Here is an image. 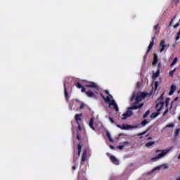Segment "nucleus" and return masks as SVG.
<instances>
[{
    "label": "nucleus",
    "instance_id": "1",
    "mask_svg": "<svg viewBox=\"0 0 180 180\" xmlns=\"http://www.w3.org/2000/svg\"><path fill=\"white\" fill-rule=\"evenodd\" d=\"M147 96V94L144 92H139L136 93L134 92L131 98L130 99L131 102H133V101H135V102L131 105V107L128 108V110L122 114V120H126L127 117H130V116H133V111L131 110H136L137 109H141L142 106H144V103H140L141 101H143V98H146Z\"/></svg>",
    "mask_w": 180,
    "mask_h": 180
},
{
    "label": "nucleus",
    "instance_id": "2",
    "mask_svg": "<svg viewBox=\"0 0 180 180\" xmlns=\"http://www.w3.org/2000/svg\"><path fill=\"white\" fill-rule=\"evenodd\" d=\"M164 105H165V102H164V93H162L160 98L156 101L155 108L157 109V112L150 115V119H155V117L160 115L161 110L164 108Z\"/></svg>",
    "mask_w": 180,
    "mask_h": 180
},
{
    "label": "nucleus",
    "instance_id": "3",
    "mask_svg": "<svg viewBox=\"0 0 180 180\" xmlns=\"http://www.w3.org/2000/svg\"><path fill=\"white\" fill-rule=\"evenodd\" d=\"M160 24H157L156 25L154 26L153 28V37H151V41L150 42V44L148 47V50L146 51V54H148L150 51H151V49H153V46H154V40L158 37V26Z\"/></svg>",
    "mask_w": 180,
    "mask_h": 180
},
{
    "label": "nucleus",
    "instance_id": "4",
    "mask_svg": "<svg viewBox=\"0 0 180 180\" xmlns=\"http://www.w3.org/2000/svg\"><path fill=\"white\" fill-rule=\"evenodd\" d=\"M101 98L103 99H104L105 102H107L108 103H109L110 106H113V108L115 109V110L116 112H119V106H117V104L116 103V101H115V100H110V97L108 96L105 97V96H103V94H100Z\"/></svg>",
    "mask_w": 180,
    "mask_h": 180
},
{
    "label": "nucleus",
    "instance_id": "5",
    "mask_svg": "<svg viewBox=\"0 0 180 180\" xmlns=\"http://www.w3.org/2000/svg\"><path fill=\"white\" fill-rule=\"evenodd\" d=\"M158 153H160L158 154ZM169 153V149L165 150H156L155 153L158 154L155 158H151V161H154L155 160H159V158H162L165 155H167Z\"/></svg>",
    "mask_w": 180,
    "mask_h": 180
},
{
    "label": "nucleus",
    "instance_id": "6",
    "mask_svg": "<svg viewBox=\"0 0 180 180\" xmlns=\"http://www.w3.org/2000/svg\"><path fill=\"white\" fill-rule=\"evenodd\" d=\"M85 86L86 88H93L94 90L95 94H98L100 87L96 84V83L94 82H88L86 83Z\"/></svg>",
    "mask_w": 180,
    "mask_h": 180
},
{
    "label": "nucleus",
    "instance_id": "7",
    "mask_svg": "<svg viewBox=\"0 0 180 180\" xmlns=\"http://www.w3.org/2000/svg\"><path fill=\"white\" fill-rule=\"evenodd\" d=\"M159 47L160 48V53H162L164 50H168V49H169V44H166L165 40H162L160 43Z\"/></svg>",
    "mask_w": 180,
    "mask_h": 180
},
{
    "label": "nucleus",
    "instance_id": "8",
    "mask_svg": "<svg viewBox=\"0 0 180 180\" xmlns=\"http://www.w3.org/2000/svg\"><path fill=\"white\" fill-rule=\"evenodd\" d=\"M82 150V143H79L77 145V152H75V150H74V153H73L74 158H75V155H77V157H79V155H81Z\"/></svg>",
    "mask_w": 180,
    "mask_h": 180
},
{
    "label": "nucleus",
    "instance_id": "9",
    "mask_svg": "<svg viewBox=\"0 0 180 180\" xmlns=\"http://www.w3.org/2000/svg\"><path fill=\"white\" fill-rule=\"evenodd\" d=\"M116 126L119 129H121V130H130V129H131V125H127L126 124H123L122 125L117 124Z\"/></svg>",
    "mask_w": 180,
    "mask_h": 180
},
{
    "label": "nucleus",
    "instance_id": "10",
    "mask_svg": "<svg viewBox=\"0 0 180 180\" xmlns=\"http://www.w3.org/2000/svg\"><path fill=\"white\" fill-rule=\"evenodd\" d=\"M68 89H70V86H67V84L64 83V94L66 101L70 99V96H68Z\"/></svg>",
    "mask_w": 180,
    "mask_h": 180
},
{
    "label": "nucleus",
    "instance_id": "11",
    "mask_svg": "<svg viewBox=\"0 0 180 180\" xmlns=\"http://www.w3.org/2000/svg\"><path fill=\"white\" fill-rule=\"evenodd\" d=\"M86 161V149H84L83 150V153L82 155V161H81V165H84L85 164L84 162Z\"/></svg>",
    "mask_w": 180,
    "mask_h": 180
},
{
    "label": "nucleus",
    "instance_id": "12",
    "mask_svg": "<svg viewBox=\"0 0 180 180\" xmlns=\"http://www.w3.org/2000/svg\"><path fill=\"white\" fill-rule=\"evenodd\" d=\"M179 98L176 97L174 101H173L172 103H171V106H170V108H169V111H170V113L171 115H175V110H176V107H175L174 109L172 108V105H174V102H175V101H178Z\"/></svg>",
    "mask_w": 180,
    "mask_h": 180
},
{
    "label": "nucleus",
    "instance_id": "13",
    "mask_svg": "<svg viewBox=\"0 0 180 180\" xmlns=\"http://www.w3.org/2000/svg\"><path fill=\"white\" fill-rule=\"evenodd\" d=\"M110 160L115 165H119V160L115 157V155H110Z\"/></svg>",
    "mask_w": 180,
    "mask_h": 180
},
{
    "label": "nucleus",
    "instance_id": "14",
    "mask_svg": "<svg viewBox=\"0 0 180 180\" xmlns=\"http://www.w3.org/2000/svg\"><path fill=\"white\" fill-rule=\"evenodd\" d=\"M162 167H164L165 169H168V165L167 164H165V165H162L161 166H158L156 167H155L153 169V172H154L155 171H160V169H161V168H162Z\"/></svg>",
    "mask_w": 180,
    "mask_h": 180
},
{
    "label": "nucleus",
    "instance_id": "15",
    "mask_svg": "<svg viewBox=\"0 0 180 180\" xmlns=\"http://www.w3.org/2000/svg\"><path fill=\"white\" fill-rule=\"evenodd\" d=\"M86 96H88V98H96V95H95V93H93L91 91H86V89L85 90V91H84Z\"/></svg>",
    "mask_w": 180,
    "mask_h": 180
},
{
    "label": "nucleus",
    "instance_id": "16",
    "mask_svg": "<svg viewBox=\"0 0 180 180\" xmlns=\"http://www.w3.org/2000/svg\"><path fill=\"white\" fill-rule=\"evenodd\" d=\"M75 85L79 89H82V92H85L86 89H85V87L83 86L82 84H81V83H76V84H75Z\"/></svg>",
    "mask_w": 180,
    "mask_h": 180
},
{
    "label": "nucleus",
    "instance_id": "17",
    "mask_svg": "<svg viewBox=\"0 0 180 180\" xmlns=\"http://www.w3.org/2000/svg\"><path fill=\"white\" fill-rule=\"evenodd\" d=\"M176 91V86L174 84H172L170 88V91L169 92V95H174V92Z\"/></svg>",
    "mask_w": 180,
    "mask_h": 180
},
{
    "label": "nucleus",
    "instance_id": "18",
    "mask_svg": "<svg viewBox=\"0 0 180 180\" xmlns=\"http://www.w3.org/2000/svg\"><path fill=\"white\" fill-rule=\"evenodd\" d=\"M81 117H82V113L75 115V120L77 123H79V122H81V120H82Z\"/></svg>",
    "mask_w": 180,
    "mask_h": 180
},
{
    "label": "nucleus",
    "instance_id": "19",
    "mask_svg": "<svg viewBox=\"0 0 180 180\" xmlns=\"http://www.w3.org/2000/svg\"><path fill=\"white\" fill-rule=\"evenodd\" d=\"M158 77H160V68H158L157 72L153 73L152 75V78L153 79H155V78H158Z\"/></svg>",
    "mask_w": 180,
    "mask_h": 180
},
{
    "label": "nucleus",
    "instance_id": "20",
    "mask_svg": "<svg viewBox=\"0 0 180 180\" xmlns=\"http://www.w3.org/2000/svg\"><path fill=\"white\" fill-rule=\"evenodd\" d=\"M94 117H91L90 119V122L89 124V127H91V129H92V130H95V127H94Z\"/></svg>",
    "mask_w": 180,
    "mask_h": 180
},
{
    "label": "nucleus",
    "instance_id": "21",
    "mask_svg": "<svg viewBox=\"0 0 180 180\" xmlns=\"http://www.w3.org/2000/svg\"><path fill=\"white\" fill-rule=\"evenodd\" d=\"M150 129H151V127H149L145 131L138 134V136H144V134H146V133H147Z\"/></svg>",
    "mask_w": 180,
    "mask_h": 180
},
{
    "label": "nucleus",
    "instance_id": "22",
    "mask_svg": "<svg viewBox=\"0 0 180 180\" xmlns=\"http://www.w3.org/2000/svg\"><path fill=\"white\" fill-rule=\"evenodd\" d=\"M153 144H155V141H149L146 143V147H151V146H153Z\"/></svg>",
    "mask_w": 180,
    "mask_h": 180
},
{
    "label": "nucleus",
    "instance_id": "23",
    "mask_svg": "<svg viewBox=\"0 0 180 180\" xmlns=\"http://www.w3.org/2000/svg\"><path fill=\"white\" fill-rule=\"evenodd\" d=\"M172 128V127H175V124L174 123H170V124H167L165 127V129H168V128Z\"/></svg>",
    "mask_w": 180,
    "mask_h": 180
},
{
    "label": "nucleus",
    "instance_id": "24",
    "mask_svg": "<svg viewBox=\"0 0 180 180\" xmlns=\"http://www.w3.org/2000/svg\"><path fill=\"white\" fill-rule=\"evenodd\" d=\"M177 62H178V58L176 57V58H174L173 62L170 65V67H172L173 65H175Z\"/></svg>",
    "mask_w": 180,
    "mask_h": 180
},
{
    "label": "nucleus",
    "instance_id": "25",
    "mask_svg": "<svg viewBox=\"0 0 180 180\" xmlns=\"http://www.w3.org/2000/svg\"><path fill=\"white\" fill-rule=\"evenodd\" d=\"M179 133H180V129L178 128L175 130L174 131V136L175 137H178V136H179Z\"/></svg>",
    "mask_w": 180,
    "mask_h": 180
},
{
    "label": "nucleus",
    "instance_id": "26",
    "mask_svg": "<svg viewBox=\"0 0 180 180\" xmlns=\"http://www.w3.org/2000/svg\"><path fill=\"white\" fill-rule=\"evenodd\" d=\"M158 63V58L155 56V58L153 59V61L152 63L153 65H155Z\"/></svg>",
    "mask_w": 180,
    "mask_h": 180
},
{
    "label": "nucleus",
    "instance_id": "27",
    "mask_svg": "<svg viewBox=\"0 0 180 180\" xmlns=\"http://www.w3.org/2000/svg\"><path fill=\"white\" fill-rule=\"evenodd\" d=\"M150 110H147V111L145 112V114L143 115V119H146V117H147V116H148V115H150Z\"/></svg>",
    "mask_w": 180,
    "mask_h": 180
},
{
    "label": "nucleus",
    "instance_id": "28",
    "mask_svg": "<svg viewBox=\"0 0 180 180\" xmlns=\"http://www.w3.org/2000/svg\"><path fill=\"white\" fill-rule=\"evenodd\" d=\"M141 126L144 127L146 124H148V121H147V120H144L143 121L141 122Z\"/></svg>",
    "mask_w": 180,
    "mask_h": 180
},
{
    "label": "nucleus",
    "instance_id": "29",
    "mask_svg": "<svg viewBox=\"0 0 180 180\" xmlns=\"http://www.w3.org/2000/svg\"><path fill=\"white\" fill-rule=\"evenodd\" d=\"M169 101H170V98H167L166 100H165V106L166 108H168V105L169 104Z\"/></svg>",
    "mask_w": 180,
    "mask_h": 180
},
{
    "label": "nucleus",
    "instance_id": "30",
    "mask_svg": "<svg viewBox=\"0 0 180 180\" xmlns=\"http://www.w3.org/2000/svg\"><path fill=\"white\" fill-rule=\"evenodd\" d=\"M109 120H110V123H113L114 124H116V122L113 120V117H109Z\"/></svg>",
    "mask_w": 180,
    "mask_h": 180
},
{
    "label": "nucleus",
    "instance_id": "31",
    "mask_svg": "<svg viewBox=\"0 0 180 180\" xmlns=\"http://www.w3.org/2000/svg\"><path fill=\"white\" fill-rule=\"evenodd\" d=\"M104 92L105 94H106V95H109L110 98H113V96H112V95H110V94L109 93V91L105 90Z\"/></svg>",
    "mask_w": 180,
    "mask_h": 180
},
{
    "label": "nucleus",
    "instance_id": "32",
    "mask_svg": "<svg viewBox=\"0 0 180 180\" xmlns=\"http://www.w3.org/2000/svg\"><path fill=\"white\" fill-rule=\"evenodd\" d=\"M158 88V82H155V91H157V89Z\"/></svg>",
    "mask_w": 180,
    "mask_h": 180
},
{
    "label": "nucleus",
    "instance_id": "33",
    "mask_svg": "<svg viewBox=\"0 0 180 180\" xmlns=\"http://www.w3.org/2000/svg\"><path fill=\"white\" fill-rule=\"evenodd\" d=\"M179 37H180V30H179V31L177 33V36L176 37V40H179Z\"/></svg>",
    "mask_w": 180,
    "mask_h": 180
},
{
    "label": "nucleus",
    "instance_id": "34",
    "mask_svg": "<svg viewBox=\"0 0 180 180\" xmlns=\"http://www.w3.org/2000/svg\"><path fill=\"white\" fill-rule=\"evenodd\" d=\"M117 148H118L119 150H123V149L124 148V146L123 145H120V146L117 147Z\"/></svg>",
    "mask_w": 180,
    "mask_h": 180
},
{
    "label": "nucleus",
    "instance_id": "35",
    "mask_svg": "<svg viewBox=\"0 0 180 180\" xmlns=\"http://www.w3.org/2000/svg\"><path fill=\"white\" fill-rule=\"evenodd\" d=\"M77 140H79V141H80V140H82V136H81L79 134H77Z\"/></svg>",
    "mask_w": 180,
    "mask_h": 180
},
{
    "label": "nucleus",
    "instance_id": "36",
    "mask_svg": "<svg viewBox=\"0 0 180 180\" xmlns=\"http://www.w3.org/2000/svg\"><path fill=\"white\" fill-rule=\"evenodd\" d=\"M169 77H174V71L171 70L169 73Z\"/></svg>",
    "mask_w": 180,
    "mask_h": 180
},
{
    "label": "nucleus",
    "instance_id": "37",
    "mask_svg": "<svg viewBox=\"0 0 180 180\" xmlns=\"http://www.w3.org/2000/svg\"><path fill=\"white\" fill-rule=\"evenodd\" d=\"M169 111V110H168V108H167L163 113V116H165V115H167V113H168Z\"/></svg>",
    "mask_w": 180,
    "mask_h": 180
},
{
    "label": "nucleus",
    "instance_id": "38",
    "mask_svg": "<svg viewBox=\"0 0 180 180\" xmlns=\"http://www.w3.org/2000/svg\"><path fill=\"white\" fill-rule=\"evenodd\" d=\"M178 26H179V22H177V23H176V24L174 25V29H176V27H178Z\"/></svg>",
    "mask_w": 180,
    "mask_h": 180
},
{
    "label": "nucleus",
    "instance_id": "39",
    "mask_svg": "<svg viewBox=\"0 0 180 180\" xmlns=\"http://www.w3.org/2000/svg\"><path fill=\"white\" fill-rule=\"evenodd\" d=\"M122 144H124V146H127L129 144V141H124V142H122Z\"/></svg>",
    "mask_w": 180,
    "mask_h": 180
},
{
    "label": "nucleus",
    "instance_id": "40",
    "mask_svg": "<svg viewBox=\"0 0 180 180\" xmlns=\"http://www.w3.org/2000/svg\"><path fill=\"white\" fill-rule=\"evenodd\" d=\"M107 137H108V139H110L112 137L110 136V134H109V132H107Z\"/></svg>",
    "mask_w": 180,
    "mask_h": 180
},
{
    "label": "nucleus",
    "instance_id": "41",
    "mask_svg": "<svg viewBox=\"0 0 180 180\" xmlns=\"http://www.w3.org/2000/svg\"><path fill=\"white\" fill-rule=\"evenodd\" d=\"M84 106L85 105H84V103H82V104L80 105L79 108H80V109H84Z\"/></svg>",
    "mask_w": 180,
    "mask_h": 180
},
{
    "label": "nucleus",
    "instance_id": "42",
    "mask_svg": "<svg viewBox=\"0 0 180 180\" xmlns=\"http://www.w3.org/2000/svg\"><path fill=\"white\" fill-rule=\"evenodd\" d=\"M172 22H174V18H172V20L169 24V26H171V25H172Z\"/></svg>",
    "mask_w": 180,
    "mask_h": 180
},
{
    "label": "nucleus",
    "instance_id": "43",
    "mask_svg": "<svg viewBox=\"0 0 180 180\" xmlns=\"http://www.w3.org/2000/svg\"><path fill=\"white\" fill-rule=\"evenodd\" d=\"M109 139V141L111 142V143H113V139H112V136L110 138H108Z\"/></svg>",
    "mask_w": 180,
    "mask_h": 180
},
{
    "label": "nucleus",
    "instance_id": "44",
    "mask_svg": "<svg viewBox=\"0 0 180 180\" xmlns=\"http://www.w3.org/2000/svg\"><path fill=\"white\" fill-rule=\"evenodd\" d=\"M72 168L74 170L77 169V167H76L75 165L72 166Z\"/></svg>",
    "mask_w": 180,
    "mask_h": 180
},
{
    "label": "nucleus",
    "instance_id": "45",
    "mask_svg": "<svg viewBox=\"0 0 180 180\" xmlns=\"http://www.w3.org/2000/svg\"><path fill=\"white\" fill-rule=\"evenodd\" d=\"M110 148H111L112 150H115V147H114V146H110Z\"/></svg>",
    "mask_w": 180,
    "mask_h": 180
},
{
    "label": "nucleus",
    "instance_id": "46",
    "mask_svg": "<svg viewBox=\"0 0 180 180\" xmlns=\"http://www.w3.org/2000/svg\"><path fill=\"white\" fill-rule=\"evenodd\" d=\"M140 87V83H137V88Z\"/></svg>",
    "mask_w": 180,
    "mask_h": 180
},
{
    "label": "nucleus",
    "instance_id": "47",
    "mask_svg": "<svg viewBox=\"0 0 180 180\" xmlns=\"http://www.w3.org/2000/svg\"><path fill=\"white\" fill-rule=\"evenodd\" d=\"M172 71H173V73L174 72H175V71H176V68H174L173 70H172Z\"/></svg>",
    "mask_w": 180,
    "mask_h": 180
},
{
    "label": "nucleus",
    "instance_id": "48",
    "mask_svg": "<svg viewBox=\"0 0 180 180\" xmlns=\"http://www.w3.org/2000/svg\"><path fill=\"white\" fill-rule=\"evenodd\" d=\"M176 180H180V176L179 178H177Z\"/></svg>",
    "mask_w": 180,
    "mask_h": 180
},
{
    "label": "nucleus",
    "instance_id": "49",
    "mask_svg": "<svg viewBox=\"0 0 180 180\" xmlns=\"http://www.w3.org/2000/svg\"><path fill=\"white\" fill-rule=\"evenodd\" d=\"M175 18H176L175 15L174 16L173 19H175Z\"/></svg>",
    "mask_w": 180,
    "mask_h": 180
},
{
    "label": "nucleus",
    "instance_id": "50",
    "mask_svg": "<svg viewBox=\"0 0 180 180\" xmlns=\"http://www.w3.org/2000/svg\"><path fill=\"white\" fill-rule=\"evenodd\" d=\"M150 139H151V137H149V138H148V140H150Z\"/></svg>",
    "mask_w": 180,
    "mask_h": 180
},
{
    "label": "nucleus",
    "instance_id": "51",
    "mask_svg": "<svg viewBox=\"0 0 180 180\" xmlns=\"http://www.w3.org/2000/svg\"><path fill=\"white\" fill-rule=\"evenodd\" d=\"M79 129H81V127L79 126Z\"/></svg>",
    "mask_w": 180,
    "mask_h": 180
},
{
    "label": "nucleus",
    "instance_id": "52",
    "mask_svg": "<svg viewBox=\"0 0 180 180\" xmlns=\"http://www.w3.org/2000/svg\"><path fill=\"white\" fill-rule=\"evenodd\" d=\"M74 162H75V160H73Z\"/></svg>",
    "mask_w": 180,
    "mask_h": 180
}]
</instances>
